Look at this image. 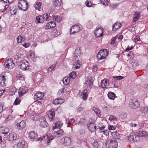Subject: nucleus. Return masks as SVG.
I'll use <instances>...</instances> for the list:
<instances>
[{
    "label": "nucleus",
    "instance_id": "obj_50",
    "mask_svg": "<svg viewBox=\"0 0 148 148\" xmlns=\"http://www.w3.org/2000/svg\"><path fill=\"white\" fill-rule=\"evenodd\" d=\"M20 102V99L18 98H16L14 103V105H16L19 104Z\"/></svg>",
    "mask_w": 148,
    "mask_h": 148
},
{
    "label": "nucleus",
    "instance_id": "obj_28",
    "mask_svg": "<svg viewBox=\"0 0 148 148\" xmlns=\"http://www.w3.org/2000/svg\"><path fill=\"white\" fill-rule=\"evenodd\" d=\"M81 53V52L80 49H76L74 53H73V56L75 57V59H76V58H77V55H79Z\"/></svg>",
    "mask_w": 148,
    "mask_h": 148
},
{
    "label": "nucleus",
    "instance_id": "obj_13",
    "mask_svg": "<svg viewBox=\"0 0 148 148\" xmlns=\"http://www.w3.org/2000/svg\"><path fill=\"white\" fill-rule=\"evenodd\" d=\"M55 111L53 109L50 110L48 113V115L49 119L51 121H52L53 120L55 117Z\"/></svg>",
    "mask_w": 148,
    "mask_h": 148
},
{
    "label": "nucleus",
    "instance_id": "obj_1",
    "mask_svg": "<svg viewBox=\"0 0 148 148\" xmlns=\"http://www.w3.org/2000/svg\"><path fill=\"white\" fill-rule=\"evenodd\" d=\"M28 3L27 1L20 0L18 3V7L19 10L23 11H26L28 9Z\"/></svg>",
    "mask_w": 148,
    "mask_h": 148
},
{
    "label": "nucleus",
    "instance_id": "obj_54",
    "mask_svg": "<svg viewBox=\"0 0 148 148\" xmlns=\"http://www.w3.org/2000/svg\"><path fill=\"white\" fill-rule=\"evenodd\" d=\"M86 5L88 7H91L92 5V3L89 1H87L86 2Z\"/></svg>",
    "mask_w": 148,
    "mask_h": 148
},
{
    "label": "nucleus",
    "instance_id": "obj_38",
    "mask_svg": "<svg viewBox=\"0 0 148 148\" xmlns=\"http://www.w3.org/2000/svg\"><path fill=\"white\" fill-rule=\"evenodd\" d=\"M17 9L16 8H12L10 10V14L12 15H14L16 14L17 12Z\"/></svg>",
    "mask_w": 148,
    "mask_h": 148
},
{
    "label": "nucleus",
    "instance_id": "obj_34",
    "mask_svg": "<svg viewBox=\"0 0 148 148\" xmlns=\"http://www.w3.org/2000/svg\"><path fill=\"white\" fill-rule=\"evenodd\" d=\"M140 112L142 114H146L148 113V110L147 107H142L140 110Z\"/></svg>",
    "mask_w": 148,
    "mask_h": 148
},
{
    "label": "nucleus",
    "instance_id": "obj_53",
    "mask_svg": "<svg viewBox=\"0 0 148 148\" xmlns=\"http://www.w3.org/2000/svg\"><path fill=\"white\" fill-rule=\"evenodd\" d=\"M43 17L45 18L46 21H49L50 19V17L47 14H44Z\"/></svg>",
    "mask_w": 148,
    "mask_h": 148
},
{
    "label": "nucleus",
    "instance_id": "obj_35",
    "mask_svg": "<svg viewBox=\"0 0 148 148\" xmlns=\"http://www.w3.org/2000/svg\"><path fill=\"white\" fill-rule=\"evenodd\" d=\"M17 148H25L24 142L23 141L19 142L17 145Z\"/></svg>",
    "mask_w": 148,
    "mask_h": 148
},
{
    "label": "nucleus",
    "instance_id": "obj_9",
    "mask_svg": "<svg viewBox=\"0 0 148 148\" xmlns=\"http://www.w3.org/2000/svg\"><path fill=\"white\" fill-rule=\"evenodd\" d=\"M6 77L4 75L0 76V86L4 87L6 86L7 82Z\"/></svg>",
    "mask_w": 148,
    "mask_h": 148
},
{
    "label": "nucleus",
    "instance_id": "obj_55",
    "mask_svg": "<svg viewBox=\"0 0 148 148\" xmlns=\"http://www.w3.org/2000/svg\"><path fill=\"white\" fill-rule=\"evenodd\" d=\"M85 119L84 118H82L80 119V120L79 122V123L80 124H83L86 123Z\"/></svg>",
    "mask_w": 148,
    "mask_h": 148
},
{
    "label": "nucleus",
    "instance_id": "obj_30",
    "mask_svg": "<svg viewBox=\"0 0 148 148\" xmlns=\"http://www.w3.org/2000/svg\"><path fill=\"white\" fill-rule=\"evenodd\" d=\"M109 98L111 99L114 100L115 98V94L114 92H109L108 94Z\"/></svg>",
    "mask_w": 148,
    "mask_h": 148
},
{
    "label": "nucleus",
    "instance_id": "obj_29",
    "mask_svg": "<svg viewBox=\"0 0 148 148\" xmlns=\"http://www.w3.org/2000/svg\"><path fill=\"white\" fill-rule=\"evenodd\" d=\"M41 2H36V4L35 5L36 9H37L38 11H40L41 9Z\"/></svg>",
    "mask_w": 148,
    "mask_h": 148
},
{
    "label": "nucleus",
    "instance_id": "obj_33",
    "mask_svg": "<svg viewBox=\"0 0 148 148\" xmlns=\"http://www.w3.org/2000/svg\"><path fill=\"white\" fill-rule=\"evenodd\" d=\"M62 125L60 121H58L55 123V126L53 127V129L54 130L56 128H60Z\"/></svg>",
    "mask_w": 148,
    "mask_h": 148
},
{
    "label": "nucleus",
    "instance_id": "obj_2",
    "mask_svg": "<svg viewBox=\"0 0 148 148\" xmlns=\"http://www.w3.org/2000/svg\"><path fill=\"white\" fill-rule=\"evenodd\" d=\"M106 147L108 148H116L118 146V143L115 140H108L106 142Z\"/></svg>",
    "mask_w": 148,
    "mask_h": 148
},
{
    "label": "nucleus",
    "instance_id": "obj_16",
    "mask_svg": "<svg viewBox=\"0 0 148 148\" xmlns=\"http://www.w3.org/2000/svg\"><path fill=\"white\" fill-rule=\"evenodd\" d=\"M103 31L101 28H97L95 30V34L96 36L98 37H101L103 35Z\"/></svg>",
    "mask_w": 148,
    "mask_h": 148
},
{
    "label": "nucleus",
    "instance_id": "obj_14",
    "mask_svg": "<svg viewBox=\"0 0 148 148\" xmlns=\"http://www.w3.org/2000/svg\"><path fill=\"white\" fill-rule=\"evenodd\" d=\"M88 127L89 130L91 132H95L97 128V127L95 125V123H90L88 125Z\"/></svg>",
    "mask_w": 148,
    "mask_h": 148
},
{
    "label": "nucleus",
    "instance_id": "obj_36",
    "mask_svg": "<svg viewBox=\"0 0 148 148\" xmlns=\"http://www.w3.org/2000/svg\"><path fill=\"white\" fill-rule=\"evenodd\" d=\"M53 5L55 6H60L61 3V0H53Z\"/></svg>",
    "mask_w": 148,
    "mask_h": 148
},
{
    "label": "nucleus",
    "instance_id": "obj_49",
    "mask_svg": "<svg viewBox=\"0 0 148 148\" xmlns=\"http://www.w3.org/2000/svg\"><path fill=\"white\" fill-rule=\"evenodd\" d=\"M113 78L116 80H121L123 79L124 78V77L121 76H113Z\"/></svg>",
    "mask_w": 148,
    "mask_h": 148
},
{
    "label": "nucleus",
    "instance_id": "obj_23",
    "mask_svg": "<svg viewBox=\"0 0 148 148\" xmlns=\"http://www.w3.org/2000/svg\"><path fill=\"white\" fill-rule=\"evenodd\" d=\"M140 16V14L139 12H136L134 14V18L132 20L133 23L136 22L139 18Z\"/></svg>",
    "mask_w": 148,
    "mask_h": 148
},
{
    "label": "nucleus",
    "instance_id": "obj_59",
    "mask_svg": "<svg viewBox=\"0 0 148 148\" xmlns=\"http://www.w3.org/2000/svg\"><path fill=\"white\" fill-rule=\"evenodd\" d=\"M88 97V95L82 94L81 95V97L83 99L85 100Z\"/></svg>",
    "mask_w": 148,
    "mask_h": 148
},
{
    "label": "nucleus",
    "instance_id": "obj_45",
    "mask_svg": "<svg viewBox=\"0 0 148 148\" xmlns=\"http://www.w3.org/2000/svg\"><path fill=\"white\" fill-rule=\"evenodd\" d=\"M80 62H79V61L77 60V62L76 63V64H74L73 66V68L75 69H79L80 67Z\"/></svg>",
    "mask_w": 148,
    "mask_h": 148
},
{
    "label": "nucleus",
    "instance_id": "obj_48",
    "mask_svg": "<svg viewBox=\"0 0 148 148\" xmlns=\"http://www.w3.org/2000/svg\"><path fill=\"white\" fill-rule=\"evenodd\" d=\"M65 88H62V89H60L59 91H58L57 93V94L58 95H60L61 94L63 93H65V92L64 91V89Z\"/></svg>",
    "mask_w": 148,
    "mask_h": 148
},
{
    "label": "nucleus",
    "instance_id": "obj_43",
    "mask_svg": "<svg viewBox=\"0 0 148 148\" xmlns=\"http://www.w3.org/2000/svg\"><path fill=\"white\" fill-rule=\"evenodd\" d=\"M54 138L53 136H48L47 138L48 140H46V142L48 145L50 143L51 140H53Z\"/></svg>",
    "mask_w": 148,
    "mask_h": 148
},
{
    "label": "nucleus",
    "instance_id": "obj_51",
    "mask_svg": "<svg viewBox=\"0 0 148 148\" xmlns=\"http://www.w3.org/2000/svg\"><path fill=\"white\" fill-rule=\"evenodd\" d=\"M63 82L65 84H68L70 82V79L68 77H65L63 79Z\"/></svg>",
    "mask_w": 148,
    "mask_h": 148
},
{
    "label": "nucleus",
    "instance_id": "obj_18",
    "mask_svg": "<svg viewBox=\"0 0 148 148\" xmlns=\"http://www.w3.org/2000/svg\"><path fill=\"white\" fill-rule=\"evenodd\" d=\"M122 24L119 22H116L113 25L112 30L114 31H116L121 27Z\"/></svg>",
    "mask_w": 148,
    "mask_h": 148
},
{
    "label": "nucleus",
    "instance_id": "obj_12",
    "mask_svg": "<svg viewBox=\"0 0 148 148\" xmlns=\"http://www.w3.org/2000/svg\"><path fill=\"white\" fill-rule=\"evenodd\" d=\"M80 27L78 25L73 26L70 29V34H74L77 33L80 31Z\"/></svg>",
    "mask_w": 148,
    "mask_h": 148
},
{
    "label": "nucleus",
    "instance_id": "obj_63",
    "mask_svg": "<svg viewBox=\"0 0 148 148\" xmlns=\"http://www.w3.org/2000/svg\"><path fill=\"white\" fill-rule=\"evenodd\" d=\"M84 110V108L80 107H79L77 110V111L78 112H79L83 111Z\"/></svg>",
    "mask_w": 148,
    "mask_h": 148
},
{
    "label": "nucleus",
    "instance_id": "obj_6",
    "mask_svg": "<svg viewBox=\"0 0 148 148\" xmlns=\"http://www.w3.org/2000/svg\"><path fill=\"white\" fill-rule=\"evenodd\" d=\"M29 63L25 60H23L20 62L19 66L21 69L23 70H26L29 68Z\"/></svg>",
    "mask_w": 148,
    "mask_h": 148
},
{
    "label": "nucleus",
    "instance_id": "obj_47",
    "mask_svg": "<svg viewBox=\"0 0 148 148\" xmlns=\"http://www.w3.org/2000/svg\"><path fill=\"white\" fill-rule=\"evenodd\" d=\"M106 126V125H103L102 123L99 124L97 125V127L100 130H103L105 128Z\"/></svg>",
    "mask_w": 148,
    "mask_h": 148
},
{
    "label": "nucleus",
    "instance_id": "obj_56",
    "mask_svg": "<svg viewBox=\"0 0 148 148\" xmlns=\"http://www.w3.org/2000/svg\"><path fill=\"white\" fill-rule=\"evenodd\" d=\"M108 128L109 130H114L116 128L114 126L110 125H108Z\"/></svg>",
    "mask_w": 148,
    "mask_h": 148
},
{
    "label": "nucleus",
    "instance_id": "obj_40",
    "mask_svg": "<svg viewBox=\"0 0 148 148\" xmlns=\"http://www.w3.org/2000/svg\"><path fill=\"white\" fill-rule=\"evenodd\" d=\"M66 121L68 124L70 125L73 123L75 122V120L74 119H71L70 120L67 119H66Z\"/></svg>",
    "mask_w": 148,
    "mask_h": 148
},
{
    "label": "nucleus",
    "instance_id": "obj_57",
    "mask_svg": "<svg viewBox=\"0 0 148 148\" xmlns=\"http://www.w3.org/2000/svg\"><path fill=\"white\" fill-rule=\"evenodd\" d=\"M20 57V55L19 53H17L14 56V59H15L16 60H18Z\"/></svg>",
    "mask_w": 148,
    "mask_h": 148
},
{
    "label": "nucleus",
    "instance_id": "obj_11",
    "mask_svg": "<svg viewBox=\"0 0 148 148\" xmlns=\"http://www.w3.org/2000/svg\"><path fill=\"white\" fill-rule=\"evenodd\" d=\"M28 90L27 87L23 86L21 87L18 92L19 96L21 97L23 94L26 93Z\"/></svg>",
    "mask_w": 148,
    "mask_h": 148
},
{
    "label": "nucleus",
    "instance_id": "obj_46",
    "mask_svg": "<svg viewBox=\"0 0 148 148\" xmlns=\"http://www.w3.org/2000/svg\"><path fill=\"white\" fill-rule=\"evenodd\" d=\"M110 81V83L112 84V85L113 86V87L117 88V86L116 84V80L114 79H112Z\"/></svg>",
    "mask_w": 148,
    "mask_h": 148
},
{
    "label": "nucleus",
    "instance_id": "obj_61",
    "mask_svg": "<svg viewBox=\"0 0 148 148\" xmlns=\"http://www.w3.org/2000/svg\"><path fill=\"white\" fill-rule=\"evenodd\" d=\"M58 98L56 99L55 100H54L53 101V103L54 104L56 105V104H59V102H58Z\"/></svg>",
    "mask_w": 148,
    "mask_h": 148
},
{
    "label": "nucleus",
    "instance_id": "obj_32",
    "mask_svg": "<svg viewBox=\"0 0 148 148\" xmlns=\"http://www.w3.org/2000/svg\"><path fill=\"white\" fill-rule=\"evenodd\" d=\"M25 40V38L24 36L20 35L17 38V41L18 43H20Z\"/></svg>",
    "mask_w": 148,
    "mask_h": 148
},
{
    "label": "nucleus",
    "instance_id": "obj_62",
    "mask_svg": "<svg viewBox=\"0 0 148 148\" xmlns=\"http://www.w3.org/2000/svg\"><path fill=\"white\" fill-rule=\"evenodd\" d=\"M97 66L96 65H94L93 66V68H92V71L93 72H96L97 71Z\"/></svg>",
    "mask_w": 148,
    "mask_h": 148
},
{
    "label": "nucleus",
    "instance_id": "obj_41",
    "mask_svg": "<svg viewBox=\"0 0 148 148\" xmlns=\"http://www.w3.org/2000/svg\"><path fill=\"white\" fill-rule=\"evenodd\" d=\"M127 56L130 60L132 59L134 57L133 52L132 51L130 52V53L127 54Z\"/></svg>",
    "mask_w": 148,
    "mask_h": 148
},
{
    "label": "nucleus",
    "instance_id": "obj_26",
    "mask_svg": "<svg viewBox=\"0 0 148 148\" xmlns=\"http://www.w3.org/2000/svg\"><path fill=\"white\" fill-rule=\"evenodd\" d=\"M44 19L43 17L39 15L36 16V22L37 23H42L43 22Z\"/></svg>",
    "mask_w": 148,
    "mask_h": 148
},
{
    "label": "nucleus",
    "instance_id": "obj_39",
    "mask_svg": "<svg viewBox=\"0 0 148 148\" xmlns=\"http://www.w3.org/2000/svg\"><path fill=\"white\" fill-rule=\"evenodd\" d=\"M1 130L2 131V133L4 134H8L9 132V129L7 128L1 127Z\"/></svg>",
    "mask_w": 148,
    "mask_h": 148
},
{
    "label": "nucleus",
    "instance_id": "obj_25",
    "mask_svg": "<svg viewBox=\"0 0 148 148\" xmlns=\"http://www.w3.org/2000/svg\"><path fill=\"white\" fill-rule=\"evenodd\" d=\"M112 137L116 139H119L121 137V135L117 132H113L111 134Z\"/></svg>",
    "mask_w": 148,
    "mask_h": 148
},
{
    "label": "nucleus",
    "instance_id": "obj_19",
    "mask_svg": "<svg viewBox=\"0 0 148 148\" xmlns=\"http://www.w3.org/2000/svg\"><path fill=\"white\" fill-rule=\"evenodd\" d=\"M40 125L43 127H47L48 126V124L45 121V118L40 119Z\"/></svg>",
    "mask_w": 148,
    "mask_h": 148
},
{
    "label": "nucleus",
    "instance_id": "obj_10",
    "mask_svg": "<svg viewBox=\"0 0 148 148\" xmlns=\"http://www.w3.org/2000/svg\"><path fill=\"white\" fill-rule=\"evenodd\" d=\"M128 140L130 142H136L139 139V137L134 133H131L128 137Z\"/></svg>",
    "mask_w": 148,
    "mask_h": 148
},
{
    "label": "nucleus",
    "instance_id": "obj_64",
    "mask_svg": "<svg viewBox=\"0 0 148 148\" xmlns=\"http://www.w3.org/2000/svg\"><path fill=\"white\" fill-rule=\"evenodd\" d=\"M134 41L135 42H136L138 41H140V38L138 37H136L134 39Z\"/></svg>",
    "mask_w": 148,
    "mask_h": 148
},
{
    "label": "nucleus",
    "instance_id": "obj_22",
    "mask_svg": "<svg viewBox=\"0 0 148 148\" xmlns=\"http://www.w3.org/2000/svg\"><path fill=\"white\" fill-rule=\"evenodd\" d=\"M63 131L62 129L59 130L54 133V135L56 137H58L63 135Z\"/></svg>",
    "mask_w": 148,
    "mask_h": 148
},
{
    "label": "nucleus",
    "instance_id": "obj_15",
    "mask_svg": "<svg viewBox=\"0 0 148 148\" xmlns=\"http://www.w3.org/2000/svg\"><path fill=\"white\" fill-rule=\"evenodd\" d=\"M8 138L10 141L16 140L17 138H18V136H17V134L15 133L10 134L8 136Z\"/></svg>",
    "mask_w": 148,
    "mask_h": 148
},
{
    "label": "nucleus",
    "instance_id": "obj_17",
    "mask_svg": "<svg viewBox=\"0 0 148 148\" xmlns=\"http://www.w3.org/2000/svg\"><path fill=\"white\" fill-rule=\"evenodd\" d=\"M17 128L18 129H22L24 128L26 126V122L22 120L19 123H17Z\"/></svg>",
    "mask_w": 148,
    "mask_h": 148
},
{
    "label": "nucleus",
    "instance_id": "obj_60",
    "mask_svg": "<svg viewBox=\"0 0 148 148\" xmlns=\"http://www.w3.org/2000/svg\"><path fill=\"white\" fill-rule=\"evenodd\" d=\"M58 100L59 104L62 103L64 101V99H63L58 98Z\"/></svg>",
    "mask_w": 148,
    "mask_h": 148
},
{
    "label": "nucleus",
    "instance_id": "obj_5",
    "mask_svg": "<svg viewBox=\"0 0 148 148\" xmlns=\"http://www.w3.org/2000/svg\"><path fill=\"white\" fill-rule=\"evenodd\" d=\"M4 65L6 68L11 69L14 67L15 64L13 62V59L10 58L6 60L4 63Z\"/></svg>",
    "mask_w": 148,
    "mask_h": 148
},
{
    "label": "nucleus",
    "instance_id": "obj_8",
    "mask_svg": "<svg viewBox=\"0 0 148 148\" xmlns=\"http://www.w3.org/2000/svg\"><path fill=\"white\" fill-rule=\"evenodd\" d=\"M44 94L43 93L40 92H37L34 96V99L35 101H38V102L41 103L40 101H38L39 100L42 99L43 97Z\"/></svg>",
    "mask_w": 148,
    "mask_h": 148
},
{
    "label": "nucleus",
    "instance_id": "obj_4",
    "mask_svg": "<svg viewBox=\"0 0 148 148\" xmlns=\"http://www.w3.org/2000/svg\"><path fill=\"white\" fill-rule=\"evenodd\" d=\"M129 105L132 108L136 109L139 106L140 103L137 99H131L130 101Z\"/></svg>",
    "mask_w": 148,
    "mask_h": 148
},
{
    "label": "nucleus",
    "instance_id": "obj_27",
    "mask_svg": "<svg viewBox=\"0 0 148 148\" xmlns=\"http://www.w3.org/2000/svg\"><path fill=\"white\" fill-rule=\"evenodd\" d=\"M85 84L87 88H90L91 86L93 85V82L91 79L86 80L85 83Z\"/></svg>",
    "mask_w": 148,
    "mask_h": 148
},
{
    "label": "nucleus",
    "instance_id": "obj_52",
    "mask_svg": "<svg viewBox=\"0 0 148 148\" xmlns=\"http://www.w3.org/2000/svg\"><path fill=\"white\" fill-rule=\"evenodd\" d=\"M109 120L110 121H116L117 119L116 118V117L113 115L111 116L109 118Z\"/></svg>",
    "mask_w": 148,
    "mask_h": 148
},
{
    "label": "nucleus",
    "instance_id": "obj_7",
    "mask_svg": "<svg viewBox=\"0 0 148 148\" xmlns=\"http://www.w3.org/2000/svg\"><path fill=\"white\" fill-rule=\"evenodd\" d=\"M63 144L65 146H68L71 145V138L69 137L65 136L61 139Z\"/></svg>",
    "mask_w": 148,
    "mask_h": 148
},
{
    "label": "nucleus",
    "instance_id": "obj_42",
    "mask_svg": "<svg viewBox=\"0 0 148 148\" xmlns=\"http://www.w3.org/2000/svg\"><path fill=\"white\" fill-rule=\"evenodd\" d=\"M76 73L75 72L73 71L70 73L69 74V76L72 79H74L76 77Z\"/></svg>",
    "mask_w": 148,
    "mask_h": 148
},
{
    "label": "nucleus",
    "instance_id": "obj_24",
    "mask_svg": "<svg viewBox=\"0 0 148 148\" xmlns=\"http://www.w3.org/2000/svg\"><path fill=\"white\" fill-rule=\"evenodd\" d=\"M29 137L30 139H33L37 138V135L34 132H31L29 133Z\"/></svg>",
    "mask_w": 148,
    "mask_h": 148
},
{
    "label": "nucleus",
    "instance_id": "obj_58",
    "mask_svg": "<svg viewBox=\"0 0 148 148\" xmlns=\"http://www.w3.org/2000/svg\"><path fill=\"white\" fill-rule=\"evenodd\" d=\"M56 65H52L50 66L48 69L47 71H51L55 67Z\"/></svg>",
    "mask_w": 148,
    "mask_h": 148
},
{
    "label": "nucleus",
    "instance_id": "obj_44",
    "mask_svg": "<svg viewBox=\"0 0 148 148\" xmlns=\"http://www.w3.org/2000/svg\"><path fill=\"white\" fill-rule=\"evenodd\" d=\"M16 77L17 79H21V80L23 79L24 78L23 75L19 73H16Z\"/></svg>",
    "mask_w": 148,
    "mask_h": 148
},
{
    "label": "nucleus",
    "instance_id": "obj_21",
    "mask_svg": "<svg viewBox=\"0 0 148 148\" xmlns=\"http://www.w3.org/2000/svg\"><path fill=\"white\" fill-rule=\"evenodd\" d=\"M137 134V136H138L139 137V136L141 137H147L148 136L147 133L146 132L143 131H139L138 132Z\"/></svg>",
    "mask_w": 148,
    "mask_h": 148
},
{
    "label": "nucleus",
    "instance_id": "obj_31",
    "mask_svg": "<svg viewBox=\"0 0 148 148\" xmlns=\"http://www.w3.org/2000/svg\"><path fill=\"white\" fill-rule=\"evenodd\" d=\"M99 141H95L92 143V146L94 148H99L101 146L100 145Z\"/></svg>",
    "mask_w": 148,
    "mask_h": 148
},
{
    "label": "nucleus",
    "instance_id": "obj_3",
    "mask_svg": "<svg viewBox=\"0 0 148 148\" xmlns=\"http://www.w3.org/2000/svg\"><path fill=\"white\" fill-rule=\"evenodd\" d=\"M108 51L107 49H103L100 51L98 53L97 58L98 60L104 59L108 55Z\"/></svg>",
    "mask_w": 148,
    "mask_h": 148
},
{
    "label": "nucleus",
    "instance_id": "obj_20",
    "mask_svg": "<svg viewBox=\"0 0 148 148\" xmlns=\"http://www.w3.org/2000/svg\"><path fill=\"white\" fill-rule=\"evenodd\" d=\"M101 87L103 88H104L109 85L108 81L107 79H104L101 81Z\"/></svg>",
    "mask_w": 148,
    "mask_h": 148
},
{
    "label": "nucleus",
    "instance_id": "obj_37",
    "mask_svg": "<svg viewBox=\"0 0 148 148\" xmlns=\"http://www.w3.org/2000/svg\"><path fill=\"white\" fill-rule=\"evenodd\" d=\"M48 25V26H49L50 28H53L56 26V23L55 22H50Z\"/></svg>",
    "mask_w": 148,
    "mask_h": 148
}]
</instances>
